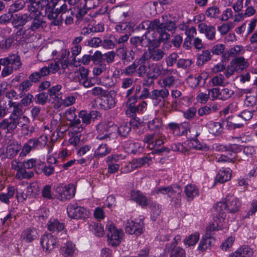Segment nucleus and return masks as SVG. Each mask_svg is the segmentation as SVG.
Masks as SVG:
<instances>
[{
	"instance_id": "1",
	"label": "nucleus",
	"mask_w": 257,
	"mask_h": 257,
	"mask_svg": "<svg viewBox=\"0 0 257 257\" xmlns=\"http://www.w3.org/2000/svg\"><path fill=\"white\" fill-rule=\"evenodd\" d=\"M43 167V162L40 160L31 158L24 162H20L17 160L12 162V168L17 171L16 177L18 179L32 178L34 175L32 171H27L34 169L35 172L39 173Z\"/></svg>"
},
{
	"instance_id": "2",
	"label": "nucleus",
	"mask_w": 257,
	"mask_h": 257,
	"mask_svg": "<svg viewBox=\"0 0 257 257\" xmlns=\"http://www.w3.org/2000/svg\"><path fill=\"white\" fill-rule=\"evenodd\" d=\"M240 206V203L238 199L234 196L231 195H227L225 199V202H218L215 206V210L219 214L220 218L218 222L216 221V225L214 224H212V226H209L207 227L206 230L207 232L212 230H219L224 227V224L222 223V221H224L223 217L224 211L226 210L228 212L230 213H234L237 212L239 210V208Z\"/></svg>"
},
{
	"instance_id": "3",
	"label": "nucleus",
	"mask_w": 257,
	"mask_h": 257,
	"mask_svg": "<svg viewBox=\"0 0 257 257\" xmlns=\"http://www.w3.org/2000/svg\"><path fill=\"white\" fill-rule=\"evenodd\" d=\"M9 105L13 108L12 112L8 118L0 122V128L11 133L17 128V124L25 123L28 120L27 116L23 114V106L20 103L10 100Z\"/></svg>"
},
{
	"instance_id": "4",
	"label": "nucleus",
	"mask_w": 257,
	"mask_h": 257,
	"mask_svg": "<svg viewBox=\"0 0 257 257\" xmlns=\"http://www.w3.org/2000/svg\"><path fill=\"white\" fill-rule=\"evenodd\" d=\"M99 127H103V132L99 134L97 139L102 140H113L116 135V132L122 137H126L131 131V124L123 122L117 127L113 122L107 121L104 124H100Z\"/></svg>"
},
{
	"instance_id": "5",
	"label": "nucleus",
	"mask_w": 257,
	"mask_h": 257,
	"mask_svg": "<svg viewBox=\"0 0 257 257\" xmlns=\"http://www.w3.org/2000/svg\"><path fill=\"white\" fill-rule=\"evenodd\" d=\"M42 6L34 3L33 5L28 6V13H29V22L31 25L29 26L28 29L35 31L39 29L43 28L45 22L43 20L41 10Z\"/></svg>"
},
{
	"instance_id": "6",
	"label": "nucleus",
	"mask_w": 257,
	"mask_h": 257,
	"mask_svg": "<svg viewBox=\"0 0 257 257\" xmlns=\"http://www.w3.org/2000/svg\"><path fill=\"white\" fill-rule=\"evenodd\" d=\"M170 69H163L161 66L155 63H148V72L147 78L148 80H145L143 85L151 86L154 84V80L156 79L160 75L166 76L171 72Z\"/></svg>"
},
{
	"instance_id": "7",
	"label": "nucleus",
	"mask_w": 257,
	"mask_h": 257,
	"mask_svg": "<svg viewBox=\"0 0 257 257\" xmlns=\"http://www.w3.org/2000/svg\"><path fill=\"white\" fill-rule=\"evenodd\" d=\"M47 2H44L46 7V12L48 18L52 20L51 25L59 26L61 25V20H56L58 17L59 13L57 11L60 8V6L63 3L60 0H48Z\"/></svg>"
},
{
	"instance_id": "8",
	"label": "nucleus",
	"mask_w": 257,
	"mask_h": 257,
	"mask_svg": "<svg viewBox=\"0 0 257 257\" xmlns=\"http://www.w3.org/2000/svg\"><path fill=\"white\" fill-rule=\"evenodd\" d=\"M154 34V32L151 34L150 31H149L142 37L138 36L133 37L130 39L131 44L136 48L139 46L143 47H147L151 45L157 46L160 45V43L156 37L153 36Z\"/></svg>"
},
{
	"instance_id": "9",
	"label": "nucleus",
	"mask_w": 257,
	"mask_h": 257,
	"mask_svg": "<svg viewBox=\"0 0 257 257\" xmlns=\"http://www.w3.org/2000/svg\"><path fill=\"white\" fill-rule=\"evenodd\" d=\"M167 15L162 16V23H161L158 19H155L151 21V30L153 31V32H150V33L152 34L154 32L155 33L154 31H156L159 34V37L157 40L160 43L161 42L167 41L170 38V35L166 32H165V27L164 26V22L166 20H167ZM155 35V34L153 36H154Z\"/></svg>"
},
{
	"instance_id": "10",
	"label": "nucleus",
	"mask_w": 257,
	"mask_h": 257,
	"mask_svg": "<svg viewBox=\"0 0 257 257\" xmlns=\"http://www.w3.org/2000/svg\"><path fill=\"white\" fill-rule=\"evenodd\" d=\"M159 46L160 45L157 46L151 45L148 46V49L142 56L141 60L149 61L152 60L153 61L161 60L164 57L165 53L163 50L158 48Z\"/></svg>"
},
{
	"instance_id": "11",
	"label": "nucleus",
	"mask_w": 257,
	"mask_h": 257,
	"mask_svg": "<svg viewBox=\"0 0 257 257\" xmlns=\"http://www.w3.org/2000/svg\"><path fill=\"white\" fill-rule=\"evenodd\" d=\"M106 227L108 230L107 237L109 244L113 246L118 245L122 239L123 235L122 230L116 229L111 222L108 223Z\"/></svg>"
},
{
	"instance_id": "12",
	"label": "nucleus",
	"mask_w": 257,
	"mask_h": 257,
	"mask_svg": "<svg viewBox=\"0 0 257 257\" xmlns=\"http://www.w3.org/2000/svg\"><path fill=\"white\" fill-rule=\"evenodd\" d=\"M165 136L162 133H153L146 135L143 142L147 144V147L153 149L157 146H160L164 143Z\"/></svg>"
},
{
	"instance_id": "13",
	"label": "nucleus",
	"mask_w": 257,
	"mask_h": 257,
	"mask_svg": "<svg viewBox=\"0 0 257 257\" xmlns=\"http://www.w3.org/2000/svg\"><path fill=\"white\" fill-rule=\"evenodd\" d=\"M75 9L68 8L66 3H63L60 6V8L57 11L61 15L60 18L56 19V20H61V24L63 20H65L66 25H71L73 23L74 13Z\"/></svg>"
},
{
	"instance_id": "14",
	"label": "nucleus",
	"mask_w": 257,
	"mask_h": 257,
	"mask_svg": "<svg viewBox=\"0 0 257 257\" xmlns=\"http://www.w3.org/2000/svg\"><path fill=\"white\" fill-rule=\"evenodd\" d=\"M56 192L59 194V198L61 201H66L73 198L75 194L76 189L72 184L63 186L59 185L55 189Z\"/></svg>"
},
{
	"instance_id": "15",
	"label": "nucleus",
	"mask_w": 257,
	"mask_h": 257,
	"mask_svg": "<svg viewBox=\"0 0 257 257\" xmlns=\"http://www.w3.org/2000/svg\"><path fill=\"white\" fill-rule=\"evenodd\" d=\"M180 236H176L171 243H168L166 245L165 251H170V257H186L185 251L181 247H176L177 244V239H180Z\"/></svg>"
},
{
	"instance_id": "16",
	"label": "nucleus",
	"mask_w": 257,
	"mask_h": 257,
	"mask_svg": "<svg viewBox=\"0 0 257 257\" xmlns=\"http://www.w3.org/2000/svg\"><path fill=\"white\" fill-rule=\"evenodd\" d=\"M68 216L74 219L85 218L87 216V212L83 207L78 206L76 204H71L67 207Z\"/></svg>"
},
{
	"instance_id": "17",
	"label": "nucleus",
	"mask_w": 257,
	"mask_h": 257,
	"mask_svg": "<svg viewBox=\"0 0 257 257\" xmlns=\"http://www.w3.org/2000/svg\"><path fill=\"white\" fill-rule=\"evenodd\" d=\"M144 223L140 220L128 221L125 226L126 232L136 235H140L143 232Z\"/></svg>"
},
{
	"instance_id": "18",
	"label": "nucleus",
	"mask_w": 257,
	"mask_h": 257,
	"mask_svg": "<svg viewBox=\"0 0 257 257\" xmlns=\"http://www.w3.org/2000/svg\"><path fill=\"white\" fill-rule=\"evenodd\" d=\"M57 238L51 234L44 235L41 240V244L45 251H50L57 246Z\"/></svg>"
},
{
	"instance_id": "19",
	"label": "nucleus",
	"mask_w": 257,
	"mask_h": 257,
	"mask_svg": "<svg viewBox=\"0 0 257 257\" xmlns=\"http://www.w3.org/2000/svg\"><path fill=\"white\" fill-rule=\"evenodd\" d=\"M133 53V50H131L128 54L127 49L125 47H120L116 49L115 54L121 60L122 63L124 65H126L134 60L135 58L132 54Z\"/></svg>"
},
{
	"instance_id": "20",
	"label": "nucleus",
	"mask_w": 257,
	"mask_h": 257,
	"mask_svg": "<svg viewBox=\"0 0 257 257\" xmlns=\"http://www.w3.org/2000/svg\"><path fill=\"white\" fill-rule=\"evenodd\" d=\"M116 102L114 97L108 91L104 96L100 98V106L104 110H108L114 107Z\"/></svg>"
},
{
	"instance_id": "21",
	"label": "nucleus",
	"mask_w": 257,
	"mask_h": 257,
	"mask_svg": "<svg viewBox=\"0 0 257 257\" xmlns=\"http://www.w3.org/2000/svg\"><path fill=\"white\" fill-rule=\"evenodd\" d=\"M4 65L9 64L17 70L20 68L22 66L20 57L17 54L9 55L8 57L3 58L1 61Z\"/></svg>"
},
{
	"instance_id": "22",
	"label": "nucleus",
	"mask_w": 257,
	"mask_h": 257,
	"mask_svg": "<svg viewBox=\"0 0 257 257\" xmlns=\"http://www.w3.org/2000/svg\"><path fill=\"white\" fill-rule=\"evenodd\" d=\"M198 30L201 33H205L206 37L210 40H213L215 36V27L202 23L198 25Z\"/></svg>"
},
{
	"instance_id": "23",
	"label": "nucleus",
	"mask_w": 257,
	"mask_h": 257,
	"mask_svg": "<svg viewBox=\"0 0 257 257\" xmlns=\"http://www.w3.org/2000/svg\"><path fill=\"white\" fill-rule=\"evenodd\" d=\"M169 95V91L168 89L162 88L161 89H154L151 91V99L165 101Z\"/></svg>"
},
{
	"instance_id": "24",
	"label": "nucleus",
	"mask_w": 257,
	"mask_h": 257,
	"mask_svg": "<svg viewBox=\"0 0 257 257\" xmlns=\"http://www.w3.org/2000/svg\"><path fill=\"white\" fill-rule=\"evenodd\" d=\"M21 149V146L18 143H12L9 145L6 150L4 157L12 159L16 156Z\"/></svg>"
},
{
	"instance_id": "25",
	"label": "nucleus",
	"mask_w": 257,
	"mask_h": 257,
	"mask_svg": "<svg viewBox=\"0 0 257 257\" xmlns=\"http://www.w3.org/2000/svg\"><path fill=\"white\" fill-rule=\"evenodd\" d=\"M171 72L168 74V76L162 78L160 80V83L162 85V87L164 88L168 89L170 88L175 85L177 82V79L176 77L173 75H171L173 70H171Z\"/></svg>"
},
{
	"instance_id": "26",
	"label": "nucleus",
	"mask_w": 257,
	"mask_h": 257,
	"mask_svg": "<svg viewBox=\"0 0 257 257\" xmlns=\"http://www.w3.org/2000/svg\"><path fill=\"white\" fill-rule=\"evenodd\" d=\"M29 13L21 15H16L13 19L12 24L15 28L23 26L29 22Z\"/></svg>"
},
{
	"instance_id": "27",
	"label": "nucleus",
	"mask_w": 257,
	"mask_h": 257,
	"mask_svg": "<svg viewBox=\"0 0 257 257\" xmlns=\"http://www.w3.org/2000/svg\"><path fill=\"white\" fill-rule=\"evenodd\" d=\"M252 254V249L248 246H244L239 248L228 257H251Z\"/></svg>"
},
{
	"instance_id": "28",
	"label": "nucleus",
	"mask_w": 257,
	"mask_h": 257,
	"mask_svg": "<svg viewBox=\"0 0 257 257\" xmlns=\"http://www.w3.org/2000/svg\"><path fill=\"white\" fill-rule=\"evenodd\" d=\"M38 233L35 228H27L22 233L21 238L27 242H31L37 237Z\"/></svg>"
},
{
	"instance_id": "29",
	"label": "nucleus",
	"mask_w": 257,
	"mask_h": 257,
	"mask_svg": "<svg viewBox=\"0 0 257 257\" xmlns=\"http://www.w3.org/2000/svg\"><path fill=\"white\" fill-rule=\"evenodd\" d=\"M231 64L235 68L236 71L239 72L242 71L248 66V63L242 57L233 59L231 61Z\"/></svg>"
},
{
	"instance_id": "30",
	"label": "nucleus",
	"mask_w": 257,
	"mask_h": 257,
	"mask_svg": "<svg viewBox=\"0 0 257 257\" xmlns=\"http://www.w3.org/2000/svg\"><path fill=\"white\" fill-rule=\"evenodd\" d=\"M148 127L150 130L157 132L156 133H161L163 130V121L161 118H155L148 122Z\"/></svg>"
},
{
	"instance_id": "31",
	"label": "nucleus",
	"mask_w": 257,
	"mask_h": 257,
	"mask_svg": "<svg viewBox=\"0 0 257 257\" xmlns=\"http://www.w3.org/2000/svg\"><path fill=\"white\" fill-rule=\"evenodd\" d=\"M98 113L97 111H91L89 113H87L85 110H81L78 116L82 118L83 123L88 124L90 123L92 118H95L97 116Z\"/></svg>"
},
{
	"instance_id": "32",
	"label": "nucleus",
	"mask_w": 257,
	"mask_h": 257,
	"mask_svg": "<svg viewBox=\"0 0 257 257\" xmlns=\"http://www.w3.org/2000/svg\"><path fill=\"white\" fill-rule=\"evenodd\" d=\"M210 134L215 136L219 135L222 132V124L218 122L209 121L206 125Z\"/></svg>"
},
{
	"instance_id": "33",
	"label": "nucleus",
	"mask_w": 257,
	"mask_h": 257,
	"mask_svg": "<svg viewBox=\"0 0 257 257\" xmlns=\"http://www.w3.org/2000/svg\"><path fill=\"white\" fill-rule=\"evenodd\" d=\"M132 199L142 206H147L148 200L143 194L140 191H134L131 192Z\"/></svg>"
},
{
	"instance_id": "34",
	"label": "nucleus",
	"mask_w": 257,
	"mask_h": 257,
	"mask_svg": "<svg viewBox=\"0 0 257 257\" xmlns=\"http://www.w3.org/2000/svg\"><path fill=\"white\" fill-rule=\"evenodd\" d=\"M75 250V245L71 242H67L61 248V253L64 257H72Z\"/></svg>"
},
{
	"instance_id": "35",
	"label": "nucleus",
	"mask_w": 257,
	"mask_h": 257,
	"mask_svg": "<svg viewBox=\"0 0 257 257\" xmlns=\"http://www.w3.org/2000/svg\"><path fill=\"white\" fill-rule=\"evenodd\" d=\"M111 152V149L106 144H101L99 145L94 152V156L97 158H102Z\"/></svg>"
},
{
	"instance_id": "36",
	"label": "nucleus",
	"mask_w": 257,
	"mask_h": 257,
	"mask_svg": "<svg viewBox=\"0 0 257 257\" xmlns=\"http://www.w3.org/2000/svg\"><path fill=\"white\" fill-rule=\"evenodd\" d=\"M47 226L49 230L52 232H59L63 230L64 228V224L55 219H50L48 223Z\"/></svg>"
},
{
	"instance_id": "37",
	"label": "nucleus",
	"mask_w": 257,
	"mask_h": 257,
	"mask_svg": "<svg viewBox=\"0 0 257 257\" xmlns=\"http://www.w3.org/2000/svg\"><path fill=\"white\" fill-rule=\"evenodd\" d=\"M211 58L210 52L208 50H203L200 54H198L196 64L198 66H202L206 62L209 61Z\"/></svg>"
},
{
	"instance_id": "38",
	"label": "nucleus",
	"mask_w": 257,
	"mask_h": 257,
	"mask_svg": "<svg viewBox=\"0 0 257 257\" xmlns=\"http://www.w3.org/2000/svg\"><path fill=\"white\" fill-rule=\"evenodd\" d=\"M7 193L0 194V201L6 204H9L10 199L13 197L15 193V189L14 186H8Z\"/></svg>"
},
{
	"instance_id": "39",
	"label": "nucleus",
	"mask_w": 257,
	"mask_h": 257,
	"mask_svg": "<svg viewBox=\"0 0 257 257\" xmlns=\"http://www.w3.org/2000/svg\"><path fill=\"white\" fill-rule=\"evenodd\" d=\"M69 133L71 135L78 134L82 132L83 127L81 124V121L79 119H76L75 120L71 122L69 124Z\"/></svg>"
},
{
	"instance_id": "40",
	"label": "nucleus",
	"mask_w": 257,
	"mask_h": 257,
	"mask_svg": "<svg viewBox=\"0 0 257 257\" xmlns=\"http://www.w3.org/2000/svg\"><path fill=\"white\" fill-rule=\"evenodd\" d=\"M27 120L28 121H25V123L17 124V127L18 126L21 127L24 134L27 136L30 137L35 132V127L33 125L29 124L30 123V119L28 117Z\"/></svg>"
},
{
	"instance_id": "41",
	"label": "nucleus",
	"mask_w": 257,
	"mask_h": 257,
	"mask_svg": "<svg viewBox=\"0 0 257 257\" xmlns=\"http://www.w3.org/2000/svg\"><path fill=\"white\" fill-rule=\"evenodd\" d=\"M214 241V238L211 237L210 235L203 237L198 246V250L204 251L210 246Z\"/></svg>"
},
{
	"instance_id": "42",
	"label": "nucleus",
	"mask_w": 257,
	"mask_h": 257,
	"mask_svg": "<svg viewBox=\"0 0 257 257\" xmlns=\"http://www.w3.org/2000/svg\"><path fill=\"white\" fill-rule=\"evenodd\" d=\"M115 30L117 32L130 34L133 32V29L131 24L127 23H123L117 24L115 26Z\"/></svg>"
},
{
	"instance_id": "43",
	"label": "nucleus",
	"mask_w": 257,
	"mask_h": 257,
	"mask_svg": "<svg viewBox=\"0 0 257 257\" xmlns=\"http://www.w3.org/2000/svg\"><path fill=\"white\" fill-rule=\"evenodd\" d=\"M184 191L188 200H192L198 193L196 186L193 185H187Z\"/></svg>"
},
{
	"instance_id": "44",
	"label": "nucleus",
	"mask_w": 257,
	"mask_h": 257,
	"mask_svg": "<svg viewBox=\"0 0 257 257\" xmlns=\"http://www.w3.org/2000/svg\"><path fill=\"white\" fill-rule=\"evenodd\" d=\"M152 162V158L151 157H145L138 159H134L131 162L135 169L141 167L146 163L149 165Z\"/></svg>"
},
{
	"instance_id": "45",
	"label": "nucleus",
	"mask_w": 257,
	"mask_h": 257,
	"mask_svg": "<svg viewBox=\"0 0 257 257\" xmlns=\"http://www.w3.org/2000/svg\"><path fill=\"white\" fill-rule=\"evenodd\" d=\"M200 132H196L195 134L194 135L195 138L192 139L191 140V147L194 149L198 150H207V148L206 145L201 143L196 138L200 135Z\"/></svg>"
},
{
	"instance_id": "46",
	"label": "nucleus",
	"mask_w": 257,
	"mask_h": 257,
	"mask_svg": "<svg viewBox=\"0 0 257 257\" xmlns=\"http://www.w3.org/2000/svg\"><path fill=\"white\" fill-rule=\"evenodd\" d=\"M236 156L235 152H229L226 155H221L216 157V161L218 162H234Z\"/></svg>"
},
{
	"instance_id": "47",
	"label": "nucleus",
	"mask_w": 257,
	"mask_h": 257,
	"mask_svg": "<svg viewBox=\"0 0 257 257\" xmlns=\"http://www.w3.org/2000/svg\"><path fill=\"white\" fill-rule=\"evenodd\" d=\"M76 77L78 82L80 84L88 77L89 70L84 67H80L77 72H75Z\"/></svg>"
},
{
	"instance_id": "48",
	"label": "nucleus",
	"mask_w": 257,
	"mask_h": 257,
	"mask_svg": "<svg viewBox=\"0 0 257 257\" xmlns=\"http://www.w3.org/2000/svg\"><path fill=\"white\" fill-rule=\"evenodd\" d=\"M231 178V173L229 170H221L216 176V180L220 182L223 183L229 180Z\"/></svg>"
},
{
	"instance_id": "49",
	"label": "nucleus",
	"mask_w": 257,
	"mask_h": 257,
	"mask_svg": "<svg viewBox=\"0 0 257 257\" xmlns=\"http://www.w3.org/2000/svg\"><path fill=\"white\" fill-rule=\"evenodd\" d=\"M199 239V233L195 232L186 237L184 240V243L188 246L194 245Z\"/></svg>"
},
{
	"instance_id": "50",
	"label": "nucleus",
	"mask_w": 257,
	"mask_h": 257,
	"mask_svg": "<svg viewBox=\"0 0 257 257\" xmlns=\"http://www.w3.org/2000/svg\"><path fill=\"white\" fill-rule=\"evenodd\" d=\"M124 147L127 152L134 154L139 151L140 145L137 143L127 142L125 143Z\"/></svg>"
},
{
	"instance_id": "51",
	"label": "nucleus",
	"mask_w": 257,
	"mask_h": 257,
	"mask_svg": "<svg viewBox=\"0 0 257 257\" xmlns=\"http://www.w3.org/2000/svg\"><path fill=\"white\" fill-rule=\"evenodd\" d=\"M220 13V11L218 7L212 6L206 10L205 15L208 18L216 19L218 17Z\"/></svg>"
},
{
	"instance_id": "52",
	"label": "nucleus",
	"mask_w": 257,
	"mask_h": 257,
	"mask_svg": "<svg viewBox=\"0 0 257 257\" xmlns=\"http://www.w3.org/2000/svg\"><path fill=\"white\" fill-rule=\"evenodd\" d=\"M147 61H141L140 58L138 63H139V67L137 70L138 75L139 77H143L145 74L147 75L148 65L146 64Z\"/></svg>"
},
{
	"instance_id": "53",
	"label": "nucleus",
	"mask_w": 257,
	"mask_h": 257,
	"mask_svg": "<svg viewBox=\"0 0 257 257\" xmlns=\"http://www.w3.org/2000/svg\"><path fill=\"white\" fill-rule=\"evenodd\" d=\"M251 0H245V10L243 13L246 17H250L253 16L256 13L255 8L250 5Z\"/></svg>"
},
{
	"instance_id": "54",
	"label": "nucleus",
	"mask_w": 257,
	"mask_h": 257,
	"mask_svg": "<svg viewBox=\"0 0 257 257\" xmlns=\"http://www.w3.org/2000/svg\"><path fill=\"white\" fill-rule=\"evenodd\" d=\"M257 111V106L255 108H252L248 110H244L238 115L239 117L242 118L245 121L250 119L253 115V113Z\"/></svg>"
},
{
	"instance_id": "55",
	"label": "nucleus",
	"mask_w": 257,
	"mask_h": 257,
	"mask_svg": "<svg viewBox=\"0 0 257 257\" xmlns=\"http://www.w3.org/2000/svg\"><path fill=\"white\" fill-rule=\"evenodd\" d=\"M243 47L240 45H236L232 48H231L228 51V56L230 57H235L240 54L241 52L243 51Z\"/></svg>"
},
{
	"instance_id": "56",
	"label": "nucleus",
	"mask_w": 257,
	"mask_h": 257,
	"mask_svg": "<svg viewBox=\"0 0 257 257\" xmlns=\"http://www.w3.org/2000/svg\"><path fill=\"white\" fill-rule=\"evenodd\" d=\"M130 36V34H124L120 36L114 35L112 36V38H113L116 45H123L125 42H127Z\"/></svg>"
},
{
	"instance_id": "57",
	"label": "nucleus",
	"mask_w": 257,
	"mask_h": 257,
	"mask_svg": "<svg viewBox=\"0 0 257 257\" xmlns=\"http://www.w3.org/2000/svg\"><path fill=\"white\" fill-rule=\"evenodd\" d=\"M234 94V91L228 88H224L220 91L219 99L226 100L231 97Z\"/></svg>"
},
{
	"instance_id": "58",
	"label": "nucleus",
	"mask_w": 257,
	"mask_h": 257,
	"mask_svg": "<svg viewBox=\"0 0 257 257\" xmlns=\"http://www.w3.org/2000/svg\"><path fill=\"white\" fill-rule=\"evenodd\" d=\"M25 3L23 0H18L10 6V11L14 13L22 10L24 8Z\"/></svg>"
},
{
	"instance_id": "59",
	"label": "nucleus",
	"mask_w": 257,
	"mask_h": 257,
	"mask_svg": "<svg viewBox=\"0 0 257 257\" xmlns=\"http://www.w3.org/2000/svg\"><path fill=\"white\" fill-rule=\"evenodd\" d=\"M150 207L151 210L152 218L154 220H155L161 213V210L159 207V205L156 203H152L150 204Z\"/></svg>"
},
{
	"instance_id": "60",
	"label": "nucleus",
	"mask_w": 257,
	"mask_h": 257,
	"mask_svg": "<svg viewBox=\"0 0 257 257\" xmlns=\"http://www.w3.org/2000/svg\"><path fill=\"white\" fill-rule=\"evenodd\" d=\"M62 86L61 85H56L54 86H52L48 90V94L50 97L62 95V93L60 92Z\"/></svg>"
},
{
	"instance_id": "61",
	"label": "nucleus",
	"mask_w": 257,
	"mask_h": 257,
	"mask_svg": "<svg viewBox=\"0 0 257 257\" xmlns=\"http://www.w3.org/2000/svg\"><path fill=\"white\" fill-rule=\"evenodd\" d=\"M107 67L106 65L104 63H100L97 65H96L93 68V74L94 76H97L101 75L102 73L106 70Z\"/></svg>"
},
{
	"instance_id": "62",
	"label": "nucleus",
	"mask_w": 257,
	"mask_h": 257,
	"mask_svg": "<svg viewBox=\"0 0 257 257\" xmlns=\"http://www.w3.org/2000/svg\"><path fill=\"white\" fill-rule=\"evenodd\" d=\"M233 27L231 22L224 23L221 26L218 27V30L222 35L227 34Z\"/></svg>"
},
{
	"instance_id": "63",
	"label": "nucleus",
	"mask_w": 257,
	"mask_h": 257,
	"mask_svg": "<svg viewBox=\"0 0 257 257\" xmlns=\"http://www.w3.org/2000/svg\"><path fill=\"white\" fill-rule=\"evenodd\" d=\"M224 79V76L222 74H219L213 77L210 81L214 86H223Z\"/></svg>"
},
{
	"instance_id": "64",
	"label": "nucleus",
	"mask_w": 257,
	"mask_h": 257,
	"mask_svg": "<svg viewBox=\"0 0 257 257\" xmlns=\"http://www.w3.org/2000/svg\"><path fill=\"white\" fill-rule=\"evenodd\" d=\"M202 79V76L199 75L197 77H189L187 81L192 88H195L199 85Z\"/></svg>"
}]
</instances>
